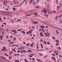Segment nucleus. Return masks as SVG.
Returning <instances> with one entry per match:
<instances>
[{
	"mask_svg": "<svg viewBox=\"0 0 62 62\" xmlns=\"http://www.w3.org/2000/svg\"><path fill=\"white\" fill-rule=\"evenodd\" d=\"M31 21L32 22L33 24H38V22L34 21L32 19L31 20Z\"/></svg>",
	"mask_w": 62,
	"mask_h": 62,
	"instance_id": "f257e3e1",
	"label": "nucleus"
},
{
	"mask_svg": "<svg viewBox=\"0 0 62 62\" xmlns=\"http://www.w3.org/2000/svg\"><path fill=\"white\" fill-rule=\"evenodd\" d=\"M12 31L13 32H14V33L15 34H16V33H17V31L16 30H14L10 31V32H12Z\"/></svg>",
	"mask_w": 62,
	"mask_h": 62,
	"instance_id": "f03ea898",
	"label": "nucleus"
},
{
	"mask_svg": "<svg viewBox=\"0 0 62 62\" xmlns=\"http://www.w3.org/2000/svg\"><path fill=\"white\" fill-rule=\"evenodd\" d=\"M62 6V5H60V6L59 7L58 6H57V10L58 11V10H59V9L60 8H61V7Z\"/></svg>",
	"mask_w": 62,
	"mask_h": 62,
	"instance_id": "7ed1b4c3",
	"label": "nucleus"
},
{
	"mask_svg": "<svg viewBox=\"0 0 62 62\" xmlns=\"http://www.w3.org/2000/svg\"><path fill=\"white\" fill-rule=\"evenodd\" d=\"M52 59L54 60V61H55V62H56V60H55V57H54V56H52L51 57Z\"/></svg>",
	"mask_w": 62,
	"mask_h": 62,
	"instance_id": "20e7f679",
	"label": "nucleus"
},
{
	"mask_svg": "<svg viewBox=\"0 0 62 62\" xmlns=\"http://www.w3.org/2000/svg\"><path fill=\"white\" fill-rule=\"evenodd\" d=\"M45 35L46 37H49L50 36V35L48 34H47V33H45V32H44Z\"/></svg>",
	"mask_w": 62,
	"mask_h": 62,
	"instance_id": "39448f33",
	"label": "nucleus"
},
{
	"mask_svg": "<svg viewBox=\"0 0 62 62\" xmlns=\"http://www.w3.org/2000/svg\"><path fill=\"white\" fill-rule=\"evenodd\" d=\"M40 35L41 37H43V35L42 34V32H40Z\"/></svg>",
	"mask_w": 62,
	"mask_h": 62,
	"instance_id": "423d86ee",
	"label": "nucleus"
},
{
	"mask_svg": "<svg viewBox=\"0 0 62 62\" xmlns=\"http://www.w3.org/2000/svg\"><path fill=\"white\" fill-rule=\"evenodd\" d=\"M30 55H29V57H32L33 56H32V55H34V54H30Z\"/></svg>",
	"mask_w": 62,
	"mask_h": 62,
	"instance_id": "0eeeda50",
	"label": "nucleus"
},
{
	"mask_svg": "<svg viewBox=\"0 0 62 62\" xmlns=\"http://www.w3.org/2000/svg\"><path fill=\"white\" fill-rule=\"evenodd\" d=\"M43 11L45 13H47V10L45 9H44Z\"/></svg>",
	"mask_w": 62,
	"mask_h": 62,
	"instance_id": "6e6552de",
	"label": "nucleus"
},
{
	"mask_svg": "<svg viewBox=\"0 0 62 62\" xmlns=\"http://www.w3.org/2000/svg\"><path fill=\"white\" fill-rule=\"evenodd\" d=\"M24 2H25V5H26V3H27V0H24Z\"/></svg>",
	"mask_w": 62,
	"mask_h": 62,
	"instance_id": "1a4fd4ad",
	"label": "nucleus"
},
{
	"mask_svg": "<svg viewBox=\"0 0 62 62\" xmlns=\"http://www.w3.org/2000/svg\"><path fill=\"white\" fill-rule=\"evenodd\" d=\"M48 14H52V12H51V11H50V10H49L48 11Z\"/></svg>",
	"mask_w": 62,
	"mask_h": 62,
	"instance_id": "9d476101",
	"label": "nucleus"
},
{
	"mask_svg": "<svg viewBox=\"0 0 62 62\" xmlns=\"http://www.w3.org/2000/svg\"><path fill=\"white\" fill-rule=\"evenodd\" d=\"M11 55H10L8 57L9 59H11Z\"/></svg>",
	"mask_w": 62,
	"mask_h": 62,
	"instance_id": "9b49d317",
	"label": "nucleus"
},
{
	"mask_svg": "<svg viewBox=\"0 0 62 62\" xmlns=\"http://www.w3.org/2000/svg\"><path fill=\"white\" fill-rule=\"evenodd\" d=\"M3 49H2V51H5V49H6V47L4 46L3 47Z\"/></svg>",
	"mask_w": 62,
	"mask_h": 62,
	"instance_id": "f8f14e48",
	"label": "nucleus"
},
{
	"mask_svg": "<svg viewBox=\"0 0 62 62\" xmlns=\"http://www.w3.org/2000/svg\"><path fill=\"white\" fill-rule=\"evenodd\" d=\"M34 43V42H33L32 43V44H31L30 45V46L31 47H32L33 46V44Z\"/></svg>",
	"mask_w": 62,
	"mask_h": 62,
	"instance_id": "ddd939ff",
	"label": "nucleus"
},
{
	"mask_svg": "<svg viewBox=\"0 0 62 62\" xmlns=\"http://www.w3.org/2000/svg\"><path fill=\"white\" fill-rule=\"evenodd\" d=\"M40 27L42 28H44L45 27V26H40Z\"/></svg>",
	"mask_w": 62,
	"mask_h": 62,
	"instance_id": "4468645a",
	"label": "nucleus"
},
{
	"mask_svg": "<svg viewBox=\"0 0 62 62\" xmlns=\"http://www.w3.org/2000/svg\"><path fill=\"white\" fill-rule=\"evenodd\" d=\"M21 33H23L24 34H25V32L24 31H21Z\"/></svg>",
	"mask_w": 62,
	"mask_h": 62,
	"instance_id": "2eb2a0df",
	"label": "nucleus"
},
{
	"mask_svg": "<svg viewBox=\"0 0 62 62\" xmlns=\"http://www.w3.org/2000/svg\"><path fill=\"white\" fill-rule=\"evenodd\" d=\"M34 15H35L36 16H38V14H37V13H34Z\"/></svg>",
	"mask_w": 62,
	"mask_h": 62,
	"instance_id": "dca6fc26",
	"label": "nucleus"
},
{
	"mask_svg": "<svg viewBox=\"0 0 62 62\" xmlns=\"http://www.w3.org/2000/svg\"><path fill=\"white\" fill-rule=\"evenodd\" d=\"M56 12V11H54L53 12H52V13H55Z\"/></svg>",
	"mask_w": 62,
	"mask_h": 62,
	"instance_id": "f3484780",
	"label": "nucleus"
},
{
	"mask_svg": "<svg viewBox=\"0 0 62 62\" xmlns=\"http://www.w3.org/2000/svg\"><path fill=\"white\" fill-rule=\"evenodd\" d=\"M12 50L13 52H16V50H15V49H12Z\"/></svg>",
	"mask_w": 62,
	"mask_h": 62,
	"instance_id": "a211bd4d",
	"label": "nucleus"
},
{
	"mask_svg": "<svg viewBox=\"0 0 62 62\" xmlns=\"http://www.w3.org/2000/svg\"><path fill=\"white\" fill-rule=\"evenodd\" d=\"M24 60L25 61V62H28V61L26 60V59H24Z\"/></svg>",
	"mask_w": 62,
	"mask_h": 62,
	"instance_id": "6ab92c4d",
	"label": "nucleus"
},
{
	"mask_svg": "<svg viewBox=\"0 0 62 62\" xmlns=\"http://www.w3.org/2000/svg\"><path fill=\"white\" fill-rule=\"evenodd\" d=\"M32 14H29V15L27 14L26 15V16H30V15H31Z\"/></svg>",
	"mask_w": 62,
	"mask_h": 62,
	"instance_id": "aec40b11",
	"label": "nucleus"
},
{
	"mask_svg": "<svg viewBox=\"0 0 62 62\" xmlns=\"http://www.w3.org/2000/svg\"><path fill=\"white\" fill-rule=\"evenodd\" d=\"M15 62H19V61L17 60H15Z\"/></svg>",
	"mask_w": 62,
	"mask_h": 62,
	"instance_id": "412c9836",
	"label": "nucleus"
},
{
	"mask_svg": "<svg viewBox=\"0 0 62 62\" xmlns=\"http://www.w3.org/2000/svg\"><path fill=\"white\" fill-rule=\"evenodd\" d=\"M4 54L5 55V56H8V55L6 53H4Z\"/></svg>",
	"mask_w": 62,
	"mask_h": 62,
	"instance_id": "4be33fe9",
	"label": "nucleus"
},
{
	"mask_svg": "<svg viewBox=\"0 0 62 62\" xmlns=\"http://www.w3.org/2000/svg\"><path fill=\"white\" fill-rule=\"evenodd\" d=\"M29 45L30 44L29 43H28L27 44V45L26 44L25 45L27 46H29Z\"/></svg>",
	"mask_w": 62,
	"mask_h": 62,
	"instance_id": "5701e85b",
	"label": "nucleus"
},
{
	"mask_svg": "<svg viewBox=\"0 0 62 62\" xmlns=\"http://www.w3.org/2000/svg\"><path fill=\"white\" fill-rule=\"evenodd\" d=\"M27 52H30V53H31V51L30 50H28L27 51Z\"/></svg>",
	"mask_w": 62,
	"mask_h": 62,
	"instance_id": "b1692460",
	"label": "nucleus"
},
{
	"mask_svg": "<svg viewBox=\"0 0 62 62\" xmlns=\"http://www.w3.org/2000/svg\"><path fill=\"white\" fill-rule=\"evenodd\" d=\"M44 15L45 16H46V17H47V18H48V15H47V14H45Z\"/></svg>",
	"mask_w": 62,
	"mask_h": 62,
	"instance_id": "393cba45",
	"label": "nucleus"
},
{
	"mask_svg": "<svg viewBox=\"0 0 62 62\" xmlns=\"http://www.w3.org/2000/svg\"><path fill=\"white\" fill-rule=\"evenodd\" d=\"M24 2V1H23V2L22 3H21L20 5V6H21V5H22V4H23V2Z\"/></svg>",
	"mask_w": 62,
	"mask_h": 62,
	"instance_id": "a878e982",
	"label": "nucleus"
},
{
	"mask_svg": "<svg viewBox=\"0 0 62 62\" xmlns=\"http://www.w3.org/2000/svg\"><path fill=\"white\" fill-rule=\"evenodd\" d=\"M17 22H21V20L19 19L17 21Z\"/></svg>",
	"mask_w": 62,
	"mask_h": 62,
	"instance_id": "bb28decb",
	"label": "nucleus"
},
{
	"mask_svg": "<svg viewBox=\"0 0 62 62\" xmlns=\"http://www.w3.org/2000/svg\"><path fill=\"white\" fill-rule=\"evenodd\" d=\"M29 33H30V34H31L32 33V31H29Z\"/></svg>",
	"mask_w": 62,
	"mask_h": 62,
	"instance_id": "cd10ccee",
	"label": "nucleus"
},
{
	"mask_svg": "<svg viewBox=\"0 0 62 62\" xmlns=\"http://www.w3.org/2000/svg\"><path fill=\"white\" fill-rule=\"evenodd\" d=\"M0 21L1 22H2V19L1 18V17H0Z\"/></svg>",
	"mask_w": 62,
	"mask_h": 62,
	"instance_id": "c85d7f7f",
	"label": "nucleus"
},
{
	"mask_svg": "<svg viewBox=\"0 0 62 62\" xmlns=\"http://www.w3.org/2000/svg\"><path fill=\"white\" fill-rule=\"evenodd\" d=\"M11 23H14V21L13 20H11Z\"/></svg>",
	"mask_w": 62,
	"mask_h": 62,
	"instance_id": "c756f323",
	"label": "nucleus"
},
{
	"mask_svg": "<svg viewBox=\"0 0 62 62\" xmlns=\"http://www.w3.org/2000/svg\"><path fill=\"white\" fill-rule=\"evenodd\" d=\"M33 1H34V0H31L30 3V4H31V3Z\"/></svg>",
	"mask_w": 62,
	"mask_h": 62,
	"instance_id": "7c9ffc66",
	"label": "nucleus"
},
{
	"mask_svg": "<svg viewBox=\"0 0 62 62\" xmlns=\"http://www.w3.org/2000/svg\"><path fill=\"white\" fill-rule=\"evenodd\" d=\"M3 37H4V36H0V38H3Z\"/></svg>",
	"mask_w": 62,
	"mask_h": 62,
	"instance_id": "2f4dec72",
	"label": "nucleus"
},
{
	"mask_svg": "<svg viewBox=\"0 0 62 62\" xmlns=\"http://www.w3.org/2000/svg\"><path fill=\"white\" fill-rule=\"evenodd\" d=\"M23 52L24 53L26 52V51H25V50H23Z\"/></svg>",
	"mask_w": 62,
	"mask_h": 62,
	"instance_id": "473e14b6",
	"label": "nucleus"
},
{
	"mask_svg": "<svg viewBox=\"0 0 62 62\" xmlns=\"http://www.w3.org/2000/svg\"><path fill=\"white\" fill-rule=\"evenodd\" d=\"M40 45L41 47H42V49H43V46H42V45L41 44H40Z\"/></svg>",
	"mask_w": 62,
	"mask_h": 62,
	"instance_id": "72a5a7b5",
	"label": "nucleus"
},
{
	"mask_svg": "<svg viewBox=\"0 0 62 62\" xmlns=\"http://www.w3.org/2000/svg\"><path fill=\"white\" fill-rule=\"evenodd\" d=\"M55 19H57L58 18V16H56L55 17Z\"/></svg>",
	"mask_w": 62,
	"mask_h": 62,
	"instance_id": "f704fd0d",
	"label": "nucleus"
},
{
	"mask_svg": "<svg viewBox=\"0 0 62 62\" xmlns=\"http://www.w3.org/2000/svg\"><path fill=\"white\" fill-rule=\"evenodd\" d=\"M14 43V42H9V43L10 44H13V43Z\"/></svg>",
	"mask_w": 62,
	"mask_h": 62,
	"instance_id": "c9c22d12",
	"label": "nucleus"
},
{
	"mask_svg": "<svg viewBox=\"0 0 62 62\" xmlns=\"http://www.w3.org/2000/svg\"><path fill=\"white\" fill-rule=\"evenodd\" d=\"M55 42H57L58 43H59V42H58V40H55Z\"/></svg>",
	"mask_w": 62,
	"mask_h": 62,
	"instance_id": "e433bc0d",
	"label": "nucleus"
},
{
	"mask_svg": "<svg viewBox=\"0 0 62 62\" xmlns=\"http://www.w3.org/2000/svg\"><path fill=\"white\" fill-rule=\"evenodd\" d=\"M13 10H14V11H15V10H16V8H13Z\"/></svg>",
	"mask_w": 62,
	"mask_h": 62,
	"instance_id": "4c0bfd02",
	"label": "nucleus"
},
{
	"mask_svg": "<svg viewBox=\"0 0 62 62\" xmlns=\"http://www.w3.org/2000/svg\"><path fill=\"white\" fill-rule=\"evenodd\" d=\"M44 43L45 44H47V43L45 41H44Z\"/></svg>",
	"mask_w": 62,
	"mask_h": 62,
	"instance_id": "58836bf2",
	"label": "nucleus"
},
{
	"mask_svg": "<svg viewBox=\"0 0 62 62\" xmlns=\"http://www.w3.org/2000/svg\"><path fill=\"white\" fill-rule=\"evenodd\" d=\"M39 54L40 56H42V55H43V54H42L41 53H39Z\"/></svg>",
	"mask_w": 62,
	"mask_h": 62,
	"instance_id": "ea45409f",
	"label": "nucleus"
},
{
	"mask_svg": "<svg viewBox=\"0 0 62 62\" xmlns=\"http://www.w3.org/2000/svg\"><path fill=\"white\" fill-rule=\"evenodd\" d=\"M22 29H20L18 30V31H22Z\"/></svg>",
	"mask_w": 62,
	"mask_h": 62,
	"instance_id": "a19ab883",
	"label": "nucleus"
},
{
	"mask_svg": "<svg viewBox=\"0 0 62 62\" xmlns=\"http://www.w3.org/2000/svg\"><path fill=\"white\" fill-rule=\"evenodd\" d=\"M12 53H13V52H11L9 53V54H11Z\"/></svg>",
	"mask_w": 62,
	"mask_h": 62,
	"instance_id": "79ce46f5",
	"label": "nucleus"
},
{
	"mask_svg": "<svg viewBox=\"0 0 62 62\" xmlns=\"http://www.w3.org/2000/svg\"><path fill=\"white\" fill-rule=\"evenodd\" d=\"M36 4V3L35 2H33V4L34 5V6H35V4Z\"/></svg>",
	"mask_w": 62,
	"mask_h": 62,
	"instance_id": "37998d69",
	"label": "nucleus"
},
{
	"mask_svg": "<svg viewBox=\"0 0 62 62\" xmlns=\"http://www.w3.org/2000/svg\"><path fill=\"white\" fill-rule=\"evenodd\" d=\"M47 44L49 45V44H50V43L48 42H47Z\"/></svg>",
	"mask_w": 62,
	"mask_h": 62,
	"instance_id": "c03bdc74",
	"label": "nucleus"
},
{
	"mask_svg": "<svg viewBox=\"0 0 62 62\" xmlns=\"http://www.w3.org/2000/svg\"><path fill=\"white\" fill-rule=\"evenodd\" d=\"M51 54L53 55V56H55V54Z\"/></svg>",
	"mask_w": 62,
	"mask_h": 62,
	"instance_id": "a18cd8bd",
	"label": "nucleus"
},
{
	"mask_svg": "<svg viewBox=\"0 0 62 62\" xmlns=\"http://www.w3.org/2000/svg\"><path fill=\"white\" fill-rule=\"evenodd\" d=\"M32 59L34 61H35V59H34V58H32Z\"/></svg>",
	"mask_w": 62,
	"mask_h": 62,
	"instance_id": "49530a36",
	"label": "nucleus"
},
{
	"mask_svg": "<svg viewBox=\"0 0 62 62\" xmlns=\"http://www.w3.org/2000/svg\"><path fill=\"white\" fill-rule=\"evenodd\" d=\"M55 54H56V55H58V53H56Z\"/></svg>",
	"mask_w": 62,
	"mask_h": 62,
	"instance_id": "de8ad7c7",
	"label": "nucleus"
},
{
	"mask_svg": "<svg viewBox=\"0 0 62 62\" xmlns=\"http://www.w3.org/2000/svg\"><path fill=\"white\" fill-rule=\"evenodd\" d=\"M47 34H48L49 35H50V33H49V32H48V31H47Z\"/></svg>",
	"mask_w": 62,
	"mask_h": 62,
	"instance_id": "09e8293b",
	"label": "nucleus"
},
{
	"mask_svg": "<svg viewBox=\"0 0 62 62\" xmlns=\"http://www.w3.org/2000/svg\"><path fill=\"white\" fill-rule=\"evenodd\" d=\"M37 60H38V61H39V60H40V59H37Z\"/></svg>",
	"mask_w": 62,
	"mask_h": 62,
	"instance_id": "8fccbe9b",
	"label": "nucleus"
},
{
	"mask_svg": "<svg viewBox=\"0 0 62 62\" xmlns=\"http://www.w3.org/2000/svg\"><path fill=\"white\" fill-rule=\"evenodd\" d=\"M52 38L54 39H55L54 37H52Z\"/></svg>",
	"mask_w": 62,
	"mask_h": 62,
	"instance_id": "3c124183",
	"label": "nucleus"
},
{
	"mask_svg": "<svg viewBox=\"0 0 62 62\" xmlns=\"http://www.w3.org/2000/svg\"><path fill=\"white\" fill-rule=\"evenodd\" d=\"M13 39H14V40H16V38H14Z\"/></svg>",
	"mask_w": 62,
	"mask_h": 62,
	"instance_id": "603ef678",
	"label": "nucleus"
},
{
	"mask_svg": "<svg viewBox=\"0 0 62 62\" xmlns=\"http://www.w3.org/2000/svg\"><path fill=\"white\" fill-rule=\"evenodd\" d=\"M29 32H26V34H29Z\"/></svg>",
	"mask_w": 62,
	"mask_h": 62,
	"instance_id": "864d4df0",
	"label": "nucleus"
},
{
	"mask_svg": "<svg viewBox=\"0 0 62 62\" xmlns=\"http://www.w3.org/2000/svg\"><path fill=\"white\" fill-rule=\"evenodd\" d=\"M58 44H59L58 43H57L56 44V45H57V46H58Z\"/></svg>",
	"mask_w": 62,
	"mask_h": 62,
	"instance_id": "5fc2aeb1",
	"label": "nucleus"
},
{
	"mask_svg": "<svg viewBox=\"0 0 62 62\" xmlns=\"http://www.w3.org/2000/svg\"><path fill=\"white\" fill-rule=\"evenodd\" d=\"M36 48L37 49H38L39 48V46H37L36 47Z\"/></svg>",
	"mask_w": 62,
	"mask_h": 62,
	"instance_id": "6e6d98bb",
	"label": "nucleus"
},
{
	"mask_svg": "<svg viewBox=\"0 0 62 62\" xmlns=\"http://www.w3.org/2000/svg\"><path fill=\"white\" fill-rule=\"evenodd\" d=\"M23 43H24V44H25V45H26V43H25V42H23Z\"/></svg>",
	"mask_w": 62,
	"mask_h": 62,
	"instance_id": "4d7b16f0",
	"label": "nucleus"
},
{
	"mask_svg": "<svg viewBox=\"0 0 62 62\" xmlns=\"http://www.w3.org/2000/svg\"><path fill=\"white\" fill-rule=\"evenodd\" d=\"M13 1L14 2V3L15 4V0H13Z\"/></svg>",
	"mask_w": 62,
	"mask_h": 62,
	"instance_id": "13d9d810",
	"label": "nucleus"
},
{
	"mask_svg": "<svg viewBox=\"0 0 62 62\" xmlns=\"http://www.w3.org/2000/svg\"><path fill=\"white\" fill-rule=\"evenodd\" d=\"M59 56H60V57H62V56L60 55H59Z\"/></svg>",
	"mask_w": 62,
	"mask_h": 62,
	"instance_id": "bf43d9fd",
	"label": "nucleus"
},
{
	"mask_svg": "<svg viewBox=\"0 0 62 62\" xmlns=\"http://www.w3.org/2000/svg\"><path fill=\"white\" fill-rule=\"evenodd\" d=\"M6 38H8V36H7L6 37Z\"/></svg>",
	"mask_w": 62,
	"mask_h": 62,
	"instance_id": "052dcab7",
	"label": "nucleus"
},
{
	"mask_svg": "<svg viewBox=\"0 0 62 62\" xmlns=\"http://www.w3.org/2000/svg\"><path fill=\"white\" fill-rule=\"evenodd\" d=\"M35 8H39V7H36Z\"/></svg>",
	"mask_w": 62,
	"mask_h": 62,
	"instance_id": "680f3d73",
	"label": "nucleus"
},
{
	"mask_svg": "<svg viewBox=\"0 0 62 62\" xmlns=\"http://www.w3.org/2000/svg\"><path fill=\"white\" fill-rule=\"evenodd\" d=\"M3 24H6V23H3Z\"/></svg>",
	"mask_w": 62,
	"mask_h": 62,
	"instance_id": "e2e57ef3",
	"label": "nucleus"
},
{
	"mask_svg": "<svg viewBox=\"0 0 62 62\" xmlns=\"http://www.w3.org/2000/svg\"><path fill=\"white\" fill-rule=\"evenodd\" d=\"M50 47L51 48H53V47L52 46H50Z\"/></svg>",
	"mask_w": 62,
	"mask_h": 62,
	"instance_id": "0e129e2a",
	"label": "nucleus"
},
{
	"mask_svg": "<svg viewBox=\"0 0 62 62\" xmlns=\"http://www.w3.org/2000/svg\"><path fill=\"white\" fill-rule=\"evenodd\" d=\"M5 10H9V9H8L6 8V9Z\"/></svg>",
	"mask_w": 62,
	"mask_h": 62,
	"instance_id": "69168bd1",
	"label": "nucleus"
},
{
	"mask_svg": "<svg viewBox=\"0 0 62 62\" xmlns=\"http://www.w3.org/2000/svg\"><path fill=\"white\" fill-rule=\"evenodd\" d=\"M19 52H20V51L18 50V51H17V53H19Z\"/></svg>",
	"mask_w": 62,
	"mask_h": 62,
	"instance_id": "338daca9",
	"label": "nucleus"
},
{
	"mask_svg": "<svg viewBox=\"0 0 62 62\" xmlns=\"http://www.w3.org/2000/svg\"><path fill=\"white\" fill-rule=\"evenodd\" d=\"M23 53V51H21L20 52V53Z\"/></svg>",
	"mask_w": 62,
	"mask_h": 62,
	"instance_id": "774afa93",
	"label": "nucleus"
}]
</instances>
